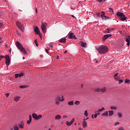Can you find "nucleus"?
<instances>
[{
	"mask_svg": "<svg viewBox=\"0 0 130 130\" xmlns=\"http://www.w3.org/2000/svg\"><path fill=\"white\" fill-rule=\"evenodd\" d=\"M100 54H106L109 51L107 46L102 45L96 49Z\"/></svg>",
	"mask_w": 130,
	"mask_h": 130,
	"instance_id": "obj_1",
	"label": "nucleus"
},
{
	"mask_svg": "<svg viewBox=\"0 0 130 130\" xmlns=\"http://www.w3.org/2000/svg\"><path fill=\"white\" fill-rule=\"evenodd\" d=\"M16 44L19 49H20V51L22 52V53H23L24 55L27 54V51H26V49L23 47V46H22V44H21L20 42H17Z\"/></svg>",
	"mask_w": 130,
	"mask_h": 130,
	"instance_id": "obj_2",
	"label": "nucleus"
},
{
	"mask_svg": "<svg viewBox=\"0 0 130 130\" xmlns=\"http://www.w3.org/2000/svg\"><path fill=\"white\" fill-rule=\"evenodd\" d=\"M60 96L59 95H57L55 99V103L56 105H59V102H62V101H64V99L63 98V96H62L61 99H60Z\"/></svg>",
	"mask_w": 130,
	"mask_h": 130,
	"instance_id": "obj_3",
	"label": "nucleus"
},
{
	"mask_svg": "<svg viewBox=\"0 0 130 130\" xmlns=\"http://www.w3.org/2000/svg\"><path fill=\"white\" fill-rule=\"evenodd\" d=\"M32 116L35 120H39V119H41V118H42V115H37L35 113H32Z\"/></svg>",
	"mask_w": 130,
	"mask_h": 130,
	"instance_id": "obj_4",
	"label": "nucleus"
},
{
	"mask_svg": "<svg viewBox=\"0 0 130 130\" xmlns=\"http://www.w3.org/2000/svg\"><path fill=\"white\" fill-rule=\"evenodd\" d=\"M5 58L6 59V63L7 66H10V64H11V59H10V56L8 55H6Z\"/></svg>",
	"mask_w": 130,
	"mask_h": 130,
	"instance_id": "obj_5",
	"label": "nucleus"
},
{
	"mask_svg": "<svg viewBox=\"0 0 130 130\" xmlns=\"http://www.w3.org/2000/svg\"><path fill=\"white\" fill-rule=\"evenodd\" d=\"M46 26H47V23H42V25L41 26V27L43 33L46 32Z\"/></svg>",
	"mask_w": 130,
	"mask_h": 130,
	"instance_id": "obj_6",
	"label": "nucleus"
},
{
	"mask_svg": "<svg viewBox=\"0 0 130 130\" xmlns=\"http://www.w3.org/2000/svg\"><path fill=\"white\" fill-rule=\"evenodd\" d=\"M16 25L17 27H18V28H19V29H20L21 31H24L25 28H24V26H23V24L21 23L19 21H17Z\"/></svg>",
	"mask_w": 130,
	"mask_h": 130,
	"instance_id": "obj_7",
	"label": "nucleus"
},
{
	"mask_svg": "<svg viewBox=\"0 0 130 130\" xmlns=\"http://www.w3.org/2000/svg\"><path fill=\"white\" fill-rule=\"evenodd\" d=\"M34 31L36 34H38V35H39L40 37H41V36H42V35H41V33L40 32V30H39V28H38V26H36Z\"/></svg>",
	"mask_w": 130,
	"mask_h": 130,
	"instance_id": "obj_8",
	"label": "nucleus"
},
{
	"mask_svg": "<svg viewBox=\"0 0 130 130\" xmlns=\"http://www.w3.org/2000/svg\"><path fill=\"white\" fill-rule=\"evenodd\" d=\"M125 41H126V42H127V46H129V44H130V36H128V37L125 38Z\"/></svg>",
	"mask_w": 130,
	"mask_h": 130,
	"instance_id": "obj_9",
	"label": "nucleus"
},
{
	"mask_svg": "<svg viewBox=\"0 0 130 130\" xmlns=\"http://www.w3.org/2000/svg\"><path fill=\"white\" fill-rule=\"evenodd\" d=\"M69 38H70V39H77V37L76 35H74V33L69 34Z\"/></svg>",
	"mask_w": 130,
	"mask_h": 130,
	"instance_id": "obj_10",
	"label": "nucleus"
},
{
	"mask_svg": "<svg viewBox=\"0 0 130 130\" xmlns=\"http://www.w3.org/2000/svg\"><path fill=\"white\" fill-rule=\"evenodd\" d=\"M111 36H112V35H110V34L104 35V37H103V41H105V40H106V39H107V38H108L109 37H111Z\"/></svg>",
	"mask_w": 130,
	"mask_h": 130,
	"instance_id": "obj_11",
	"label": "nucleus"
},
{
	"mask_svg": "<svg viewBox=\"0 0 130 130\" xmlns=\"http://www.w3.org/2000/svg\"><path fill=\"white\" fill-rule=\"evenodd\" d=\"M82 126L83 128H86L87 126H88V125L87 124V122H86V119H83V122L82 123Z\"/></svg>",
	"mask_w": 130,
	"mask_h": 130,
	"instance_id": "obj_12",
	"label": "nucleus"
},
{
	"mask_svg": "<svg viewBox=\"0 0 130 130\" xmlns=\"http://www.w3.org/2000/svg\"><path fill=\"white\" fill-rule=\"evenodd\" d=\"M113 30H114V28H107L106 29L105 31H104V32L105 33H111V32H112V31H113Z\"/></svg>",
	"mask_w": 130,
	"mask_h": 130,
	"instance_id": "obj_13",
	"label": "nucleus"
},
{
	"mask_svg": "<svg viewBox=\"0 0 130 130\" xmlns=\"http://www.w3.org/2000/svg\"><path fill=\"white\" fill-rule=\"evenodd\" d=\"M117 16V18H118L119 19H120L121 18V17H122V16L124 15L123 13L118 12H117L116 14Z\"/></svg>",
	"mask_w": 130,
	"mask_h": 130,
	"instance_id": "obj_14",
	"label": "nucleus"
},
{
	"mask_svg": "<svg viewBox=\"0 0 130 130\" xmlns=\"http://www.w3.org/2000/svg\"><path fill=\"white\" fill-rule=\"evenodd\" d=\"M80 45H81L82 47H84V48H86V47H87V43H85V42H83V41H81V42H80Z\"/></svg>",
	"mask_w": 130,
	"mask_h": 130,
	"instance_id": "obj_15",
	"label": "nucleus"
},
{
	"mask_svg": "<svg viewBox=\"0 0 130 130\" xmlns=\"http://www.w3.org/2000/svg\"><path fill=\"white\" fill-rule=\"evenodd\" d=\"M18 126L20 128H24V122L21 121L20 123L18 124Z\"/></svg>",
	"mask_w": 130,
	"mask_h": 130,
	"instance_id": "obj_16",
	"label": "nucleus"
},
{
	"mask_svg": "<svg viewBox=\"0 0 130 130\" xmlns=\"http://www.w3.org/2000/svg\"><path fill=\"white\" fill-rule=\"evenodd\" d=\"M61 118V116L60 115H56L55 117V120H59Z\"/></svg>",
	"mask_w": 130,
	"mask_h": 130,
	"instance_id": "obj_17",
	"label": "nucleus"
},
{
	"mask_svg": "<svg viewBox=\"0 0 130 130\" xmlns=\"http://www.w3.org/2000/svg\"><path fill=\"white\" fill-rule=\"evenodd\" d=\"M127 18L125 16V15L124 14L121 18H120V20H121V21H125Z\"/></svg>",
	"mask_w": 130,
	"mask_h": 130,
	"instance_id": "obj_18",
	"label": "nucleus"
},
{
	"mask_svg": "<svg viewBox=\"0 0 130 130\" xmlns=\"http://www.w3.org/2000/svg\"><path fill=\"white\" fill-rule=\"evenodd\" d=\"M21 99L20 96H15L14 98V101H16V102H18Z\"/></svg>",
	"mask_w": 130,
	"mask_h": 130,
	"instance_id": "obj_19",
	"label": "nucleus"
},
{
	"mask_svg": "<svg viewBox=\"0 0 130 130\" xmlns=\"http://www.w3.org/2000/svg\"><path fill=\"white\" fill-rule=\"evenodd\" d=\"M66 40V38H63L60 39L59 42H61L62 43H66V42H67V41Z\"/></svg>",
	"mask_w": 130,
	"mask_h": 130,
	"instance_id": "obj_20",
	"label": "nucleus"
},
{
	"mask_svg": "<svg viewBox=\"0 0 130 130\" xmlns=\"http://www.w3.org/2000/svg\"><path fill=\"white\" fill-rule=\"evenodd\" d=\"M109 116H112L113 115V113H114V111L113 110L109 111Z\"/></svg>",
	"mask_w": 130,
	"mask_h": 130,
	"instance_id": "obj_21",
	"label": "nucleus"
},
{
	"mask_svg": "<svg viewBox=\"0 0 130 130\" xmlns=\"http://www.w3.org/2000/svg\"><path fill=\"white\" fill-rule=\"evenodd\" d=\"M106 87H104L102 89H100V92L102 93H105V92H106Z\"/></svg>",
	"mask_w": 130,
	"mask_h": 130,
	"instance_id": "obj_22",
	"label": "nucleus"
},
{
	"mask_svg": "<svg viewBox=\"0 0 130 130\" xmlns=\"http://www.w3.org/2000/svg\"><path fill=\"white\" fill-rule=\"evenodd\" d=\"M68 104L70 106H73L74 105V101L68 102Z\"/></svg>",
	"mask_w": 130,
	"mask_h": 130,
	"instance_id": "obj_23",
	"label": "nucleus"
},
{
	"mask_svg": "<svg viewBox=\"0 0 130 130\" xmlns=\"http://www.w3.org/2000/svg\"><path fill=\"white\" fill-rule=\"evenodd\" d=\"M102 115L103 116H108V112L106 111L105 113H103Z\"/></svg>",
	"mask_w": 130,
	"mask_h": 130,
	"instance_id": "obj_24",
	"label": "nucleus"
},
{
	"mask_svg": "<svg viewBox=\"0 0 130 130\" xmlns=\"http://www.w3.org/2000/svg\"><path fill=\"white\" fill-rule=\"evenodd\" d=\"M104 110H105V108L104 107L98 110V112H102Z\"/></svg>",
	"mask_w": 130,
	"mask_h": 130,
	"instance_id": "obj_25",
	"label": "nucleus"
},
{
	"mask_svg": "<svg viewBox=\"0 0 130 130\" xmlns=\"http://www.w3.org/2000/svg\"><path fill=\"white\" fill-rule=\"evenodd\" d=\"M111 109L113 110H116V109H117V107H115V106H111L110 107Z\"/></svg>",
	"mask_w": 130,
	"mask_h": 130,
	"instance_id": "obj_26",
	"label": "nucleus"
},
{
	"mask_svg": "<svg viewBox=\"0 0 130 130\" xmlns=\"http://www.w3.org/2000/svg\"><path fill=\"white\" fill-rule=\"evenodd\" d=\"M27 86L26 85H21L19 86V88H20L21 89L23 88L25 89V88H27Z\"/></svg>",
	"mask_w": 130,
	"mask_h": 130,
	"instance_id": "obj_27",
	"label": "nucleus"
},
{
	"mask_svg": "<svg viewBox=\"0 0 130 130\" xmlns=\"http://www.w3.org/2000/svg\"><path fill=\"white\" fill-rule=\"evenodd\" d=\"M114 80H115V81H119V76H116V77H114Z\"/></svg>",
	"mask_w": 130,
	"mask_h": 130,
	"instance_id": "obj_28",
	"label": "nucleus"
},
{
	"mask_svg": "<svg viewBox=\"0 0 130 130\" xmlns=\"http://www.w3.org/2000/svg\"><path fill=\"white\" fill-rule=\"evenodd\" d=\"M80 101H76L75 102V105H79L80 104Z\"/></svg>",
	"mask_w": 130,
	"mask_h": 130,
	"instance_id": "obj_29",
	"label": "nucleus"
},
{
	"mask_svg": "<svg viewBox=\"0 0 130 130\" xmlns=\"http://www.w3.org/2000/svg\"><path fill=\"white\" fill-rule=\"evenodd\" d=\"M89 114H88V111L85 110L84 112V115H85L86 117L88 116Z\"/></svg>",
	"mask_w": 130,
	"mask_h": 130,
	"instance_id": "obj_30",
	"label": "nucleus"
},
{
	"mask_svg": "<svg viewBox=\"0 0 130 130\" xmlns=\"http://www.w3.org/2000/svg\"><path fill=\"white\" fill-rule=\"evenodd\" d=\"M74 122H75V118H73L72 119V120L70 122V124H73Z\"/></svg>",
	"mask_w": 130,
	"mask_h": 130,
	"instance_id": "obj_31",
	"label": "nucleus"
},
{
	"mask_svg": "<svg viewBox=\"0 0 130 130\" xmlns=\"http://www.w3.org/2000/svg\"><path fill=\"white\" fill-rule=\"evenodd\" d=\"M129 82H130V80L129 79H125V83L126 84H129Z\"/></svg>",
	"mask_w": 130,
	"mask_h": 130,
	"instance_id": "obj_32",
	"label": "nucleus"
},
{
	"mask_svg": "<svg viewBox=\"0 0 130 130\" xmlns=\"http://www.w3.org/2000/svg\"><path fill=\"white\" fill-rule=\"evenodd\" d=\"M66 124L68 125V126H70L72 124H71L70 122H69V121L66 122Z\"/></svg>",
	"mask_w": 130,
	"mask_h": 130,
	"instance_id": "obj_33",
	"label": "nucleus"
},
{
	"mask_svg": "<svg viewBox=\"0 0 130 130\" xmlns=\"http://www.w3.org/2000/svg\"><path fill=\"white\" fill-rule=\"evenodd\" d=\"M14 130H19V127H18L17 125H15V126L14 127Z\"/></svg>",
	"mask_w": 130,
	"mask_h": 130,
	"instance_id": "obj_34",
	"label": "nucleus"
},
{
	"mask_svg": "<svg viewBox=\"0 0 130 130\" xmlns=\"http://www.w3.org/2000/svg\"><path fill=\"white\" fill-rule=\"evenodd\" d=\"M94 92H100V89L99 88H96L95 89H94Z\"/></svg>",
	"mask_w": 130,
	"mask_h": 130,
	"instance_id": "obj_35",
	"label": "nucleus"
},
{
	"mask_svg": "<svg viewBox=\"0 0 130 130\" xmlns=\"http://www.w3.org/2000/svg\"><path fill=\"white\" fill-rule=\"evenodd\" d=\"M109 12H110V13H113V10H112L111 8H110L109 9Z\"/></svg>",
	"mask_w": 130,
	"mask_h": 130,
	"instance_id": "obj_36",
	"label": "nucleus"
},
{
	"mask_svg": "<svg viewBox=\"0 0 130 130\" xmlns=\"http://www.w3.org/2000/svg\"><path fill=\"white\" fill-rule=\"evenodd\" d=\"M34 42H35L36 45L37 46H38L39 45H38V43L37 42V40H35V41H34Z\"/></svg>",
	"mask_w": 130,
	"mask_h": 130,
	"instance_id": "obj_37",
	"label": "nucleus"
},
{
	"mask_svg": "<svg viewBox=\"0 0 130 130\" xmlns=\"http://www.w3.org/2000/svg\"><path fill=\"white\" fill-rule=\"evenodd\" d=\"M27 124H30V123H31V122H32V121H31L30 120H28L27 121Z\"/></svg>",
	"mask_w": 130,
	"mask_h": 130,
	"instance_id": "obj_38",
	"label": "nucleus"
},
{
	"mask_svg": "<svg viewBox=\"0 0 130 130\" xmlns=\"http://www.w3.org/2000/svg\"><path fill=\"white\" fill-rule=\"evenodd\" d=\"M118 116L119 117H121L122 116V114L121 113H118Z\"/></svg>",
	"mask_w": 130,
	"mask_h": 130,
	"instance_id": "obj_39",
	"label": "nucleus"
},
{
	"mask_svg": "<svg viewBox=\"0 0 130 130\" xmlns=\"http://www.w3.org/2000/svg\"><path fill=\"white\" fill-rule=\"evenodd\" d=\"M119 124H120L119 122H116L115 123V126H116L117 125H119Z\"/></svg>",
	"mask_w": 130,
	"mask_h": 130,
	"instance_id": "obj_40",
	"label": "nucleus"
},
{
	"mask_svg": "<svg viewBox=\"0 0 130 130\" xmlns=\"http://www.w3.org/2000/svg\"><path fill=\"white\" fill-rule=\"evenodd\" d=\"M123 82V81L122 80H119V84H122V83Z\"/></svg>",
	"mask_w": 130,
	"mask_h": 130,
	"instance_id": "obj_41",
	"label": "nucleus"
},
{
	"mask_svg": "<svg viewBox=\"0 0 130 130\" xmlns=\"http://www.w3.org/2000/svg\"><path fill=\"white\" fill-rule=\"evenodd\" d=\"M29 120H30L32 121V116L31 115H29Z\"/></svg>",
	"mask_w": 130,
	"mask_h": 130,
	"instance_id": "obj_42",
	"label": "nucleus"
},
{
	"mask_svg": "<svg viewBox=\"0 0 130 130\" xmlns=\"http://www.w3.org/2000/svg\"><path fill=\"white\" fill-rule=\"evenodd\" d=\"M106 0H98L99 3H102V2H105Z\"/></svg>",
	"mask_w": 130,
	"mask_h": 130,
	"instance_id": "obj_43",
	"label": "nucleus"
},
{
	"mask_svg": "<svg viewBox=\"0 0 130 130\" xmlns=\"http://www.w3.org/2000/svg\"><path fill=\"white\" fill-rule=\"evenodd\" d=\"M19 75L18 74H15V79H17V78H19Z\"/></svg>",
	"mask_w": 130,
	"mask_h": 130,
	"instance_id": "obj_44",
	"label": "nucleus"
},
{
	"mask_svg": "<svg viewBox=\"0 0 130 130\" xmlns=\"http://www.w3.org/2000/svg\"><path fill=\"white\" fill-rule=\"evenodd\" d=\"M62 118H63V119H66V118H68V116L64 115L63 116Z\"/></svg>",
	"mask_w": 130,
	"mask_h": 130,
	"instance_id": "obj_45",
	"label": "nucleus"
},
{
	"mask_svg": "<svg viewBox=\"0 0 130 130\" xmlns=\"http://www.w3.org/2000/svg\"><path fill=\"white\" fill-rule=\"evenodd\" d=\"M19 75V77H23V76H24V74L23 73H21V74H18Z\"/></svg>",
	"mask_w": 130,
	"mask_h": 130,
	"instance_id": "obj_46",
	"label": "nucleus"
},
{
	"mask_svg": "<svg viewBox=\"0 0 130 130\" xmlns=\"http://www.w3.org/2000/svg\"><path fill=\"white\" fill-rule=\"evenodd\" d=\"M5 56H0V60H2V58H4Z\"/></svg>",
	"mask_w": 130,
	"mask_h": 130,
	"instance_id": "obj_47",
	"label": "nucleus"
},
{
	"mask_svg": "<svg viewBox=\"0 0 130 130\" xmlns=\"http://www.w3.org/2000/svg\"><path fill=\"white\" fill-rule=\"evenodd\" d=\"M118 130H124V129H123V127H120L119 128Z\"/></svg>",
	"mask_w": 130,
	"mask_h": 130,
	"instance_id": "obj_48",
	"label": "nucleus"
},
{
	"mask_svg": "<svg viewBox=\"0 0 130 130\" xmlns=\"http://www.w3.org/2000/svg\"><path fill=\"white\" fill-rule=\"evenodd\" d=\"M104 18H105V19H106V20H107V19H109V17H108V16H105V15H104Z\"/></svg>",
	"mask_w": 130,
	"mask_h": 130,
	"instance_id": "obj_49",
	"label": "nucleus"
},
{
	"mask_svg": "<svg viewBox=\"0 0 130 130\" xmlns=\"http://www.w3.org/2000/svg\"><path fill=\"white\" fill-rule=\"evenodd\" d=\"M6 96L7 98L9 97V96H10V93H6Z\"/></svg>",
	"mask_w": 130,
	"mask_h": 130,
	"instance_id": "obj_50",
	"label": "nucleus"
},
{
	"mask_svg": "<svg viewBox=\"0 0 130 130\" xmlns=\"http://www.w3.org/2000/svg\"><path fill=\"white\" fill-rule=\"evenodd\" d=\"M100 15H101L100 13H96V16H97L98 17H100Z\"/></svg>",
	"mask_w": 130,
	"mask_h": 130,
	"instance_id": "obj_51",
	"label": "nucleus"
},
{
	"mask_svg": "<svg viewBox=\"0 0 130 130\" xmlns=\"http://www.w3.org/2000/svg\"><path fill=\"white\" fill-rule=\"evenodd\" d=\"M3 26H4V24H3V23L0 22V28L1 27H3Z\"/></svg>",
	"mask_w": 130,
	"mask_h": 130,
	"instance_id": "obj_52",
	"label": "nucleus"
},
{
	"mask_svg": "<svg viewBox=\"0 0 130 130\" xmlns=\"http://www.w3.org/2000/svg\"><path fill=\"white\" fill-rule=\"evenodd\" d=\"M49 46L50 47H53L52 44H49Z\"/></svg>",
	"mask_w": 130,
	"mask_h": 130,
	"instance_id": "obj_53",
	"label": "nucleus"
},
{
	"mask_svg": "<svg viewBox=\"0 0 130 130\" xmlns=\"http://www.w3.org/2000/svg\"><path fill=\"white\" fill-rule=\"evenodd\" d=\"M102 15L104 16H105V13L103 12H102Z\"/></svg>",
	"mask_w": 130,
	"mask_h": 130,
	"instance_id": "obj_54",
	"label": "nucleus"
},
{
	"mask_svg": "<svg viewBox=\"0 0 130 130\" xmlns=\"http://www.w3.org/2000/svg\"><path fill=\"white\" fill-rule=\"evenodd\" d=\"M118 75V73H117V74H115V75L114 76V78H115L116 77H117Z\"/></svg>",
	"mask_w": 130,
	"mask_h": 130,
	"instance_id": "obj_55",
	"label": "nucleus"
},
{
	"mask_svg": "<svg viewBox=\"0 0 130 130\" xmlns=\"http://www.w3.org/2000/svg\"><path fill=\"white\" fill-rule=\"evenodd\" d=\"M3 41V39H2L1 37H0V44L2 43V42Z\"/></svg>",
	"mask_w": 130,
	"mask_h": 130,
	"instance_id": "obj_56",
	"label": "nucleus"
},
{
	"mask_svg": "<svg viewBox=\"0 0 130 130\" xmlns=\"http://www.w3.org/2000/svg\"><path fill=\"white\" fill-rule=\"evenodd\" d=\"M97 116H98L97 115V114H95L94 115V118H96L97 117Z\"/></svg>",
	"mask_w": 130,
	"mask_h": 130,
	"instance_id": "obj_57",
	"label": "nucleus"
},
{
	"mask_svg": "<svg viewBox=\"0 0 130 130\" xmlns=\"http://www.w3.org/2000/svg\"><path fill=\"white\" fill-rule=\"evenodd\" d=\"M45 51L47 53H48V49H46Z\"/></svg>",
	"mask_w": 130,
	"mask_h": 130,
	"instance_id": "obj_58",
	"label": "nucleus"
},
{
	"mask_svg": "<svg viewBox=\"0 0 130 130\" xmlns=\"http://www.w3.org/2000/svg\"><path fill=\"white\" fill-rule=\"evenodd\" d=\"M89 14L90 15H92V14H93V12H89Z\"/></svg>",
	"mask_w": 130,
	"mask_h": 130,
	"instance_id": "obj_59",
	"label": "nucleus"
},
{
	"mask_svg": "<svg viewBox=\"0 0 130 130\" xmlns=\"http://www.w3.org/2000/svg\"><path fill=\"white\" fill-rule=\"evenodd\" d=\"M94 60H95L96 62H98V60L97 59H94Z\"/></svg>",
	"mask_w": 130,
	"mask_h": 130,
	"instance_id": "obj_60",
	"label": "nucleus"
},
{
	"mask_svg": "<svg viewBox=\"0 0 130 130\" xmlns=\"http://www.w3.org/2000/svg\"><path fill=\"white\" fill-rule=\"evenodd\" d=\"M95 114H96V115L98 116V115H100V113L99 112V113H96Z\"/></svg>",
	"mask_w": 130,
	"mask_h": 130,
	"instance_id": "obj_61",
	"label": "nucleus"
},
{
	"mask_svg": "<svg viewBox=\"0 0 130 130\" xmlns=\"http://www.w3.org/2000/svg\"><path fill=\"white\" fill-rule=\"evenodd\" d=\"M67 52H68V51H67V50H66V51H64V53L67 54Z\"/></svg>",
	"mask_w": 130,
	"mask_h": 130,
	"instance_id": "obj_62",
	"label": "nucleus"
},
{
	"mask_svg": "<svg viewBox=\"0 0 130 130\" xmlns=\"http://www.w3.org/2000/svg\"><path fill=\"white\" fill-rule=\"evenodd\" d=\"M101 17L102 18H103V17H104V15H101Z\"/></svg>",
	"mask_w": 130,
	"mask_h": 130,
	"instance_id": "obj_63",
	"label": "nucleus"
},
{
	"mask_svg": "<svg viewBox=\"0 0 130 130\" xmlns=\"http://www.w3.org/2000/svg\"><path fill=\"white\" fill-rule=\"evenodd\" d=\"M36 13H38L37 8H36Z\"/></svg>",
	"mask_w": 130,
	"mask_h": 130,
	"instance_id": "obj_64",
	"label": "nucleus"
}]
</instances>
